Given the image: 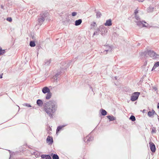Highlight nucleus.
<instances>
[{
	"instance_id": "1",
	"label": "nucleus",
	"mask_w": 159,
	"mask_h": 159,
	"mask_svg": "<svg viewBox=\"0 0 159 159\" xmlns=\"http://www.w3.org/2000/svg\"><path fill=\"white\" fill-rule=\"evenodd\" d=\"M57 103L54 100H51L44 105V110L50 117H53V114L57 111Z\"/></svg>"
},
{
	"instance_id": "2",
	"label": "nucleus",
	"mask_w": 159,
	"mask_h": 159,
	"mask_svg": "<svg viewBox=\"0 0 159 159\" xmlns=\"http://www.w3.org/2000/svg\"><path fill=\"white\" fill-rule=\"evenodd\" d=\"M47 16V13L45 12H42L40 14L38 19L39 24L41 25L42 24L43 22L45 20V18Z\"/></svg>"
},
{
	"instance_id": "3",
	"label": "nucleus",
	"mask_w": 159,
	"mask_h": 159,
	"mask_svg": "<svg viewBox=\"0 0 159 159\" xmlns=\"http://www.w3.org/2000/svg\"><path fill=\"white\" fill-rule=\"evenodd\" d=\"M148 55L153 59H155L158 58L159 55L156 53L155 52L152 50H149L148 51Z\"/></svg>"
},
{
	"instance_id": "4",
	"label": "nucleus",
	"mask_w": 159,
	"mask_h": 159,
	"mask_svg": "<svg viewBox=\"0 0 159 159\" xmlns=\"http://www.w3.org/2000/svg\"><path fill=\"white\" fill-rule=\"evenodd\" d=\"M140 93L138 92H135L133 93L131 97V100L132 101H134L137 100L140 94Z\"/></svg>"
},
{
	"instance_id": "5",
	"label": "nucleus",
	"mask_w": 159,
	"mask_h": 159,
	"mask_svg": "<svg viewBox=\"0 0 159 159\" xmlns=\"http://www.w3.org/2000/svg\"><path fill=\"white\" fill-rule=\"evenodd\" d=\"M135 22L137 23V25L139 27H147L148 26V24H147L145 22L143 21H141L140 20L135 21Z\"/></svg>"
},
{
	"instance_id": "6",
	"label": "nucleus",
	"mask_w": 159,
	"mask_h": 159,
	"mask_svg": "<svg viewBox=\"0 0 159 159\" xmlns=\"http://www.w3.org/2000/svg\"><path fill=\"white\" fill-rule=\"evenodd\" d=\"M150 148L152 152H154L156 151L155 146L154 143L152 142H150L149 143Z\"/></svg>"
},
{
	"instance_id": "7",
	"label": "nucleus",
	"mask_w": 159,
	"mask_h": 159,
	"mask_svg": "<svg viewBox=\"0 0 159 159\" xmlns=\"http://www.w3.org/2000/svg\"><path fill=\"white\" fill-rule=\"evenodd\" d=\"M106 47L105 50L102 52L103 53L106 54L108 52H111L112 49V48L111 46L106 45Z\"/></svg>"
},
{
	"instance_id": "8",
	"label": "nucleus",
	"mask_w": 159,
	"mask_h": 159,
	"mask_svg": "<svg viewBox=\"0 0 159 159\" xmlns=\"http://www.w3.org/2000/svg\"><path fill=\"white\" fill-rule=\"evenodd\" d=\"M47 143H48L49 144H52L53 143V140L52 137L48 136L46 139Z\"/></svg>"
},
{
	"instance_id": "9",
	"label": "nucleus",
	"mask_w": 159,
	"mask_h": 159,
	"mask_svg": "<svg viewBox=\"0 0 159 159\" xmlns=\"http://www.w3.org/2000/svg\"><path fill=\"white\" fill-rule=\"evenodd\" d=\"M93 139V138L91 137L90 135H89L86 138H84V141L85 142H89L92 141Z\"/></svg>"
},
{
	"instance_id": "10",
	"label": "nucleus",
	"mask_w": 159,
	"mask_h": 159,
	"mask_svg": "<svg viewBox=\"0 0 159 159\" xmlns=\"http://www.w3.org/2000/svg\"><path fill=\"white\" fill-rule=\"evenodd\" d=\"M42 91L43 93L45 94L47 93H48L50 92V90L48 87H45L42 89Z\"/></svg>"
},
{
	"instance_id": "11",
	"label": "nucleus",
	"mask_w": 159,
	"mask_h": 159,
	"mask_svg": "<svg viewBox=\"0 0 159 159\" xmlns=\"http://www.w3.org/2000/svg\"><path fill=\"white\" fill-rule=\"evenodd\" d=\"M112 24L111 20V19L107 20L106 22L104 24L105 26H111Z\"/></svg>"
},
{
	"instance_id": "12",
	"label": "nucleus",
	"mask_w": 159,
	"mask_h": 159,
	"mask_svg": "<svg viewBox=\"0 0 159 159\" xmlns=\"http://www.w3.org/2000/svg\"><path fill=\"white\" fill-rule=\"evenodd\" d=\"M41 158L44 159H52L50 156L48 155L43 154L41 156Z\"/></svg>"
},
{
	"instance_id": "13",
	"label": "nucleus",
	"mask_w": 159,
	"mask_h": 159,
	"mask_svg": "<svg viewBox=\"0 0 159 159\" xmlns=\"http://www.w3.org/2000/svg\"><path fill=\"white\" fill-rule=\"evenodd\" d=\"M155 113V111L153 110H152V111H148V116L150 117H153V116L154 115Z\"/></svg>"
},
{
	"instance_id": "14",
	"label": "nucleus",
	"mask_w": 159,
	"mask_h": 159,
	"mask_svg": "<svg viewBox=\"0 0 159 159\" xmlns=\"http://www.w3.org/2000/svg\"><path fill=\"white\" fill-rule=\"evenodd\" d=\"M107 117L109 119V121H112L116 120V118L113 116H107Z\"/></svg>"
},
{
	"instance_id": "15",
	"label": "nucleus",
	"mask_w": 159,
	"mask_h": 159,
	"mask_svg": "<svg viewBox=\"0 0 159 159\" xmlns=\"http://www.w3.org/2000/svg\"><path fill=\"white\" fill-rule=\"evenodd\" d=\"M67 125H61L58 126L56 130L57 132H58L59 131H60L62 128L66 126Z\"/></svg>"
},
{
	"instance_id": "16",
	"label": "nucleus",
	"mask_w": 159,
	"mask_h": 159,
	"mask_svg": "<svg viewBox=\"0 0 159 159\" xmlns=\"http://www.w3.org/2000/svg\"><path fill=\"white\" fill-rule=\"evenodd\" d=\"M82 22V20L81 19H79L78 20H76L75 21V25L76 26H78L80 25Z\"/></svg>"
},
{
	"instance_id": "17",
	"label": "nucleus",
	"mask_w": 159,
	"mask_h": 159,
	"mask_svg": "<svg viewBox=\"0 0 159 159\" xmlns=\"http://www.w3.org/2000/svg\"><path fill=\"white\" fill-rule=\"evenodd\" d=\"M36 102L38 105L39 106H42L43 104L42 101L40 99L37 100Z\"/></svg>"
},
{
	"instance_id": "18",
	"label": "nucleus",
	"mask_w": 159,
	"mask_h": 159,
	"mask_svg": "<svg viewBox=\"0 0 159 159\" xmlns=\"http://www.w3.org/2000/svg\"><path fill=\"white\" fill-rule=\"evenodd\" d=\"M32 153L36 157H38L40 156V153L38 151H35Z\"/></svg>"
},
{
	"instance_id": "19",
	"label": "nucleus",
	"mask_w": 159,
	"mask_h": 159,
	"mask_svg": "<svg viewBox=\"0 0 159 159\" xmlns=\"http://www.w3.org/2000/svg\"><path fill=\"white\" fill-rule=\"evenodd\" d=\"M95 12L96 13V16L97 18H100L102 16L101 13L99 11H96Z\"/></svg>"
},
{
	"instance_id": "20",
	"label": "nucleus",
	"mask_w": 159,
	"mask_h": 159,
	"mask_svg": "<svg viewBox=\"0 0 159 159\" xmlns=\"http://www.w3.org/2000/svg\"><path fill=\"white\" fill-rule=\"evenodd\" d=\"M102 116H105L107 114V111L104 109H102L100 110Z\"/></svg>"
},
{
	"instance_id": "21",
	"label": "nucleus",
	"mask_w": 159,
	"mask_h": 159,
	"mask_svg": "<svg viewBox=\"0 0 159 159\" xmlns=\"http://www.w3.org/2000/svg\"><path fill=\"white\" fill-rule=\"evenodd\" d=\"M60 74V72H58L55 75V76H54L53 77V79L55 80H57L58 78H59V75Z\"/></svg>"
},
{
	"instance_id": "22",
	"label": "nucleus",
	"mask_w": 159,
	"mask_h": 159,
	"mask_svg": "<svg viewBox=\"0 0 159 159\" xmlns=\"http://www.w3.org/2000/svg\"><path fill=\"white\" fill-rule=\"evenodd\" d=\"M52 96V93L50 92L48 93L46 97V99H50Z\"/></svg>"
},
{
	"instance_id": "23",
	"label": "nucleus",
	"mask_w": 159,
	"mask_h": 159,
	"mask_svg": "<svg viewBox=\"0 0 159 159\" xmlns=\"http://www.w3.org/2000/svg\"><path fill=\"white\" fill-rule=\"evenodd\" d=\"M51 155H52V158L53 159H59L58 156L56 154H53V153H52Z\"/></svg>"
},
{
	"instance_id": "24",
	"label": "nucleus",
	"mask_w": 159,
	"mask_h": 159,
	"mask_svg": "<svg viewBox=\"0 0 159 159\" xmlns=\"http://www.w3.org/2000/svg\"><path fill=\"white\" fill-rule=\"evenodd\" d=\"M6 52L5 50L4 49H2V48L0 47V56H1Z\"/></svg>"
},
{
	"instance_id": "25",
	"label": "nucleus",
	"mask_w": 159,
	"mask_h": 159,
	"mask_svg": "<svg viewBox=\"0 0 159 159\" xmlns=\"http://www.w3.org/2000/svg\"><path fill=\"white\" fill-rule=\"evenodd\" d=\"M30 45L31 47H34L35 46V44L34 41H30Z\"/></svg>"
},
{
	"instance_id": "26",
	"label": "nucleus",
	"mask_w": 159,
	"mask_h": 159,
	"mask_svg": "<svg viewBox=\"0 0 159 159\" xmlns=\"http://www.w3.org/2000/svg\"><path fill=\"white\" fill-rule=\"evenodd\" d=\"M153 7H149L148 9V12L149 13L152 12L153 11Z\"/></svg>"
},
{
	"instance_id": "27",
	"label": "nucleus",
	"mask_w": 159,
	"mask_h": 159,
	"mask_svg": "<svg viewBox=\"0 0 159 159\" xmlns=\"http://www.w3.org/2000/svg\"><path fill=\"white\" fill-rule=\"evenodd\" d=\"M51 59L49 60H47L45 61V65L46 66H48L50 63Z\"/></svg>"
},
{
	"instance_id": "28",
	"label": "nucleus",
	"mask_w": 159,
	"mask_h": 159,
	"mask_svg": "<svg viewBox=\"0 0 159 159\" xmlns=\"http://www.w3.org/2000/svg\"><path fill=\"white\" fill-rule=\"evenodd\" d=\"M129 119L132 121H134L136 119L135 117L134 116L132 115L130 117Z\"/></svg>"
},
{
	"instance_id": "29",
	"label": "nucleus",
	"mask_w": 159,
	"mask_h": 159,
	"mask_svg": "<svg viewBox=\"0 0 159 159\" xmlns=\"http://www.w3.org/2000/svg\"><path fill=\"white\" fill-rule=\"evenodd\" d=\"M99 28H98L96 29V31L94 32L93 34V36L95 35H98L99 34Z\"/></svg>"
},
{
	"instance_id": "30",
	"label": "nucleus",
	"mask_w": 159,
	"mask_h": 159,
	"mask_svg": "<svg viewBox=\"0 0 159 159\" xmlns=\"http://www.w3.org/2000/svg\"><path fill=\"white\" fill-rule=\"evenodd\" d=\"M152 129L151 133L153 134V133H155L156 132V128L154 127H153L152 128H151Z\"/></svg>"
},
{
	"instance_id": "31",
	"label": "nucleus",
	"mask_w": 159,
	"mask_h": 159,
	"mask_svg": "<svg viewBox=\"0 0 159 159\" xmlns=\"http://www.w3.org/2000/svg\"><path fill=\"white\" fill-rule=\"evenodd\" d=\"M23 105L24 106H25V107H32L30 104L27 103H24L23 104Z\"/></svg>"
},
{
	"instance_id": "32",
	"label": "nucleus",
	"mask_w": 159,
	"mask_h": 159,
	"mask_svg": "<svg viewBox=\"0 0 159 159\" xmlns=\"http://www.w3.org/2000/svg\"><path fill=\"white\" fill-rule=\"evenodd\" d=\"M6 20L10 22H11L12 20V19L11 17H7L6 19Z\"/></svg>"
},
{
	"instance_id": "33",
	"label": "nucleus",
	"mask_w": 159,
	"mask_h": 159,
	"mask_svg": "<svg viewBox=\"0 0 159 159\" xmlns=\"http://www.w3.org/2000/svg\"><path fill=\"white\" fill-rule=\"evenodd\" d=\"M157 67V66H156V65L155 64V63L152 70V71L154 70Z\"/></svg>"
},
{
	"instance_id": "34",
	"label": "nucleus",
	"mask_w": 159,
	"mask_h": 159,
	"mask_svg": "<svg viewBox=\"0 0 159 159\" xmlns=\"http://www.w3.org/2000/svg\"><path fill=\"white\" fill-rule=\"evenodd\" d=\"M77 14V13L75 12H73L72 13V16H75Z\"/></svg>"
},
{
	"instance_id": "35",
	"label": "nucleus",
	"mask_w": 159,
	"mask_h": 159,
	"mask_svg": "<svg viewBox=\"0 0 159 159\" xmlns=\"http://www.w3.org/2000/svg\"><path fill=\"white\" fill-rule=\"evenodd\" d=\"M135 18L137 20H140V19L138 16L136 15H135Z\"/></svg>"
},
{
	"instance_id": "36",
	"label": "nucleus",
	"mask_w": 159,
	"mask_h": 159,
	"mask_svg": "<svg viewBox=\"0 0 159 159\" xmlns=\"http://www.w3.org/2000/svg\"><path fill=\"white\" fill-rule=\"evenodd\" d=\"M138 11L137 10H136L135 11L134 13L135 14V15H136L138 13Z\"/></svg>"
},
{
	"instance_id": "37",
	"label": "nucleus",
	"mask_w": 159,
	"mask_h": 159,
	"mask_svg": "<svg viewBox=\"0 0 159 159\" xmlns=\"http://www.w3.org/2000/svg\"><path fill=\"white\" fill-rule=\"evenodd\" d=\"M157 67L159 66V61H157L155 63Z\"/></svg>"
},
{
	"instance_id": "38",
	"label": "nucleus",
	"mask_w": 159,
	"mask_h": 159,
	"mask_svg": "<svg viewBox=\"0 0 159 159\" xmlns=\"http://www.w3.org/2000/svg\"><path fill=\"white\" fill-rule=\"evenodd\" d=\"M96 23L95 22H93V24H91V25L94 27L95 26V25H96Z\"/></svg>"
},
{
	"instance_id": "39",
	"label": "nucleus",
	"mask_w": 159,
	"mask_h": 159,
	"mask_svg": "<svg viewBox=\"0 0 159 159\" xmlns=\"http://www.w3.org/2000/svg\"><path fill=\"white\" fill-rule=\"evenodd\" d=\"M3 75V74H2L0 75V78H2V75Z\"/></svg>"
},
{
	"instance_id": "40",
	"label": "nucleus",
	"mask_w": 159,
	"mask_h": 159,
	"mask_svg": "<svg viewBox=\"0 0 159 159\" xmlns=\"http://www.w3.org/2000/svg\"><path fill=\"white\" fill-rule=\"evenodd\" d=\"M157 108L159 109V103H158L157 105Z\"/></svg>"
},
{
	"instance_id": "41",
	"label": "nucleus",
	"mask_w": 159,
	"mask_h": 159,
	"mask_svg": "<svg viewBox=\"0 0 159 159\" xmlns=\"http://www.w3.org/2000/svg\"><path fill=\"white\" fill-rule=\"evenodd\" d=\"M154 89L155 90H157V89L156 88H154Z\"/></svg>"
},
{
	"instance_id": "42",
	"label": "nucleus",
	"mask_w": 159,
	"mask_h": 159,
	"mask_svg": "<svg viewBox=\"0 0 159 159\" xmlns=\"http://www.w3.org/2000/svg\"><path fill=\"white\" fill-rule=\"evenodd\" d=\"M1 8L2 9H3V6L2 5H1Z\"/></svg>"
},
{
	"instance_id": "43",
	"label": "nucleus",
	"mask_w": 159,
	"mask_h": 159,
	"mask_svg": "<svg viewBox=\"0 0 159 159\" xmlns=\"http://www.w3.org/2000/svg\"><path fill=\"white\" fill-rule=\"evenodd\" d=\"M8 151H9V152H10V154H11V151H10V150H8Z\"/></svg>"
},
{
	"instance_id": "44",
	"label": "nucleus",
	"mask_w": 159,
	"mask_h": 159,
	"mask_svg": "<svg viewBox=\"0 0 159 159\" xmlns=\"http://www.w3.org/2000/svg\"><path fill=\"white\" fill-rule=\"evenodd\" d=\"M117 78V77H115V79H117V78Z\"/></svg>"
},
{
	"instance_id": "45",
	"label": "nucleus",
	"mask_w": 159,
	"mask_h": 159,
	"mask_svg": "<svg viewBox=\"0 0 159 159\" xmlns=\"http://www.w3.org/2000/svg\"><path fill=\"white\" fill-rule=\"evenodd\" d=\"M144 111H145V110L144 109V110H143V111L144 112Z\"/></svg>"
},
{
	"instance_id": "46",
	"label": "nucleus",
	"mask_w": 159,
	"mask_h": 159,
	"mask_svg": "<svg viewBox=\"0 0 159 159\" xmlns=\"http://www.w3.org/2000/svg\"><path fill=\"white\" fill-rule=\"evenodd\" d=\"M90 88L91 89H92V87H90Z\"/></svg>"
},
{
	"instance_id": "47",
	"label": "nucleus",
	"mask_w": 159,
	"mask_h": 159,
	"mask_svg": "<svg viewBox=\"0 0 159 159\" xmlns=\"http://www.w3.org/2000/svg\"><path fill=\"white\" fill-rule=\"evenodd\" d=\"M10 157H9V158H10V157H11V155L10 154Z\"/></svg>"
},
{
	"instance_id": "48",
	"label": "nucleus",
	"mask_w": 159,
	"mask_h": 159,
	"mask_svg": "<svg viewBox=\"0 0 159 159\" xmlns=\"http://www.w3.org/2000/svg\"><path fill=\"white\" fill-rule=\"evenodd\" d=\"M158 120H159V118H158Z\"/></svg>"
}]
</instances>
